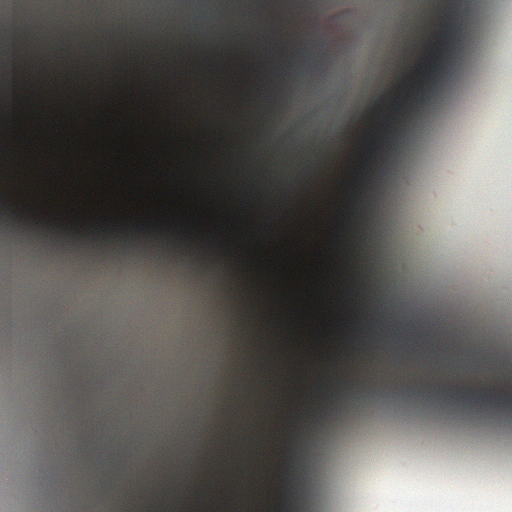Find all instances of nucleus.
Here are the masks:
<instances>
[{"label": "nucleus", "mask_w": 512, "mask_h": 512, "mask_svg": "<svg viewBox=\"0 0 512 512\" xmlns=\"http://www.w3.org/2000/svg\"><path fill=\"white\" fill-rule=\"evenodd\" d=\"M442 30L435 34V43L428 52V58L417 69L418 77L411 82L410 89L398 98L391 109V120L386 122L380 137L371 142L370 157L376 158V150L391 152L396 146L399 128L396 122L407 117L408 112L415 109L417 103H423L430 98L432 89L441 80L451 59L456 35L458 32L454 22V11L449 7L442 13Z\"/></svg>", "instance_id": "f257e3e1"}, {"label": "nucleus", "mask_w": 512, "mask_h": 512, "mask_svg": "<svg viewBox=\"0 0 512 512\" xmlns=\"http://www.w3.org/2000/svg\"><path fill=\"white\" fill-rule=\"evenodd\" d=\"M448 395L457 403L476 405H499L512 409V393L505 390H496L495 387H486L484 390H473L465 385L449 388Z\"/></svg>", "instance_id": "f03ea898"}, {"label": "nucleus", "mask_w": 512, "mask_h": 512, "mask_svg": "<svg viewBox=\"0 0 512 512\" xmlns=\"http://www.w3.org/2000/svg\"><path fill=\"white\" fill-rule=\"evenodd\" d=\"M7 218H10L13 224H20L26 221V218L17 213L11 204L9 194H0V225H6Z\"/></svg>", "instance_id": "7ed1b4c3"}, {"label": "nucleus", "mask_w": 512, "mask_h": 512, "mask_svg": "<svg viewBox=\"0 0 512 512\" xmlns=\"http://www.w3.org/2000/svg\"><path fill=\"white\" fill-rule=\"evenodd\" d=\"M294 503L293 489L290 484L285 483L282 493V509L284 512H295L291 506Z\"/></svg>", "instance_id": "20e7f679"}, {"label": "nucleus", "mask_w": 512, "mask_h": 512, "mask_svg": "<svg viewBox=\"0 0 512 512\" xmlns=\"http://www.w3.org/2000/svg\"><path fill=\"white\" fill-rule=\"evenodd\" d=\"M36 224H45L42 219L36 220Z\"/></svg>", "instance_id": "39448f33"}, {"label": "nucleus", "mask_w": 512, "mask_h": 512, "mask_svg": "<svg viewBox=\"0 0 512 512\" xmlns=\"http://www.w3.org/2000/svg\"><path fill=\"white\" fill-rule=\"evenodd\" d=\"M368 169H369V168H368V167H366V166H363V167H362V170H368Z\"/></svg>", "instance_id": "423d86ee"}, {"label": "nucleus", "mask_w": 512, "mask_h": 512, "mask_svg": "<svg viewBox=\"0 0 512 512\" xmlns=\"http://www.w3.org/2000/svg\"><path fill=\"white\" fill-rule=\"evenodd\" d=\"M365 279L369 280L370 279V275L365 276Z\"/></svg>", "instance_id": "0eeeda50"}]
</instances>
